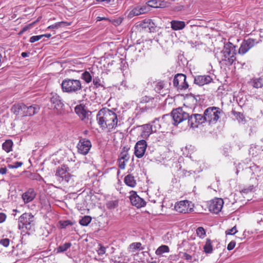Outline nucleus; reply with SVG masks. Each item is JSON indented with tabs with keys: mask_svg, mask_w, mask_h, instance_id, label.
I'll use <instances>...</instances> for the list:
<instances>
[{
	"mask_svg": "<svg viewBox=\"0 0 263 263\" xmlns=\"http://www.w3.org/2000/svg\"><path fill=\"white\" fill-rule=\"evenodd\" d=\"M97 120L100 126L109 130L115 129L118 125L117 115L110 109H102L98 112Z\"/></svg>",
	"mask_w": 263,
	"mask_h": 263,
	"instance_id": "1",
	"label": "nucleus"
},
{
	"mask_svg": "<svg viewBox=\"0 0 263 263\" xmlns=\"http://www.w3.org/2000/svg\"><path fill=\"white\" fill-rule=\"evenodd\" d=\"M62 91L68 93H80L83 86L80 80L67 78L64 79L61 84Z\"/></svg>",
	"mask_w": 263,
	"mask_h": 263,
	"instance_id": "2",
	"label": "nucleus"
},
{
	"mask_svg": "<svg viewBox=\"0 0 263 263\" xmlns=\"http://www.w3.org/2000/svg\"><path fill=\"white\" fill-rule=\"evenodd\" d=\"M223 54L222 60L228 62V64L231 65L236 61V46L229 42L227 43L221 51Z\"/></svg>",
	"mask_w": 263,
	"mask_h": 263,
	"instance_id": "3",
	"label": "nucleus"
},
{
	"mask_svg": "<svg viewBox=\"0 0 263 263\" xmlns=\"http://www.w3.org/2000/svg\"><path fill=\"white\" fill-rule=\"evenodd\" d=\"M204 114L207 122L210 124H215L223 115V112L219 107L212 106L207 108Z\"/></svg>",
	"mask_w": 263,
	"mask_h": 263,
	"instance_id": "4",
	"label": "nucleus"
},
{
	"mask_svg": "<svg viewBox=\"0 0 263 263\" xmlns=\"http://www.w3.org/2000/svg\"><path fill=\"white\" fill-rule=\"evenodd\" d=\"M70 169L67 165L65 164L59 166L55 172V176L58 178L59 181L66 183L73 182V176L69 173Z\"/></svg>",
	"mask_w": 263,
	"mask_h": 263,
	"instance_id": "5",
	"label": "nucleus"
},
{
	"mask_svg": "<svg viewBox=\"0 0 263 263\" xmlns=\"http://www.w3.org/2000/svg\"><path fill=\"white\" fill-rule=\"evenodd\" d=\"M171 117L173 121V124L174 125H177L189 118V114L185 111L182 107H178L172 111Z\"/></svg>",
	"mask_w": 263,
	"mask_h": 263,
	"instance_id": "6",
	"label": "nucleus"
},
{
	"mask_svg": "<svg viewBox=\"0 0 263 263\" xmlns=\"http://www.w3.org/2000/svg\"><path fill=\"white\" fill-rule=\"evenodd\" d=\"M34 216L30 213H25L18 219V228L30 230L33 224Z\"/></svg>",
	"mask_w": 263,
	"mask_h": 263,
	"instance_id": "7",
	"label": "nucleus"
},
{
	"mask_svg": "<svg viewBox=\"0 0 263 263\" xmlns=\"http://www.w3.org/2000/svg\"><path fill=\"white\" fill-rule=\"evenodd\" d=\"M186 76L182 73H177L173 80V85L178 89L183 90L189 87V84L186 81Z\"/></svg>",
	"mask_w": 263,
	"mask_h": 263,
	"instance_id": "8",
	"label": "nucleus"
},
{
	"mask_svg": "<svg viewBox=\"0 0 263 263\" xmlns=\"http://www.w3.org/2000/svg\"><path fill=\"white\" fill-rule=\"evenodd\" d=\"M258 43V42L256 39L249 38L247 40H244L239 48L238 53L241 55L245 54L250 49L254 47Z\"/></svg>",
	"mask_w": 263,
	"mask_h": 263,
	"instance_id": "9",
	"label": "nucleus"
},
{
	"mask_svg": "<svg viewBox=\"0 0 263 263\" xmlns=\"http://www.w3.org/2000/svg\"><path fill=\"white\" fill-rule=\"evenodd\" d=\"M129 199L132 204L137 208L144 207L146 205V201L142 198L139 197L137 192L134 191L130 192Z\"/></svg>",
	"mask_w": 263,
	"mask_h": 263,
	"instance_id": "10",
	"label": "nucleus"
},
{
	"mask_svg": "<svg viewBox=\"0 0 263 263\" xmlns=\"http://www.w3.org/2000/svg\"><path fill=\"white\" fill-rule=\"evenodd\" d=\"M147 147V143L145 140L138 141L135 146L134 154L138 158H142L145 153Z\"/></svg>",
	"mask_w": 263,
	"mask_h": 263,
	"instance_id": "11",
	"label": "nucleus"
},
{
	"mask_svg": "<svg viewBox=\"0 0 263 263\" xmlns=\"http://www.w3.org/2000/svg\"><path fill=\"white\" fill-rule=\"evenodd\" d=\"M91 147V144L90 141L86 139H81L77 145L78 152L83 155L88 154Z\"/></svg>",
	"mask_w": 263,
	"mask_h": 263,
	"instance_id": "12",
	"label": "nucleus"
},
{
	"mask_svg": "<svg viewBox=\"0 0 263 263\" xmlns=\"http://www.w3.org/2000/svg\"><path fill=\"white\" fill-rule=\"evenodd\" d=\"M223 205V201L221 198H215L211 201L209 206V210L214 213L217 214L221 211Z\"/></svg>",
	"mask_w": 263,
	"mask_h": 263,
	"instance_id": "13",
	"label": "nucleus"
},
{
	"mask_svg": "<svg viewBox=\"0 0 263 263\" xmlns=\"http://www.w3.org/2000/svg\"><path fill=\"white\" fill-rule=\"evenodd\" d=\"M50 95V99L52 106L57 110L61 109L64 106L61 97L55 93H51Z\"/></svg>",
	"mask_w": 263,
	"mask_h": 263,
	"instance_id": "14",
	"label": "nucleus"
},
{
	"mask_svg": "<svg viewBox=\"0 0 263 263\" xmlns=\"http://www.w3.org/2000/svg\"><path fill=\"white\" fill-rule=\"evenodd\" d=\"M176 211L182 213H186L190 212L192 208L190 207V202L187 200L180 201L175 205Z\"/></svg>",
	"mask_w": 263,
	"mask_h": 263,
	"instance_id": "15",
	"label": "nucleus"
},
{
	"mask_svg": "<svg viewBox=\"0 0 263 263\" xmlns=\"http://www.w3.org/2000/svg\"><path fill=\"white\" fill-rule=\"evenodd\" d=\"M166 118H170V116L168 115H165L163 116L162 118H155V120L151 123V126L153 127L154 133L164 132L162 130V125L161 124V122Z\"/></svg>",
	"mask_w": 263,
	"mask_h": 263,
	"instance_id": "16",
	"label": "nucleus"
},
{
	"mask_svg": "<svg viewBox=\"0 0 263 263\" xmlns=\"http://www.w3.org/2000/svg\"><path fill=\"white\" fill-rule=\"evenodd\" d=\"M212 81L209 75L197 76L194 78V83L199 86H203L210 83Z\"/></svg>",
	"mask_w": 263,
	"mask_h": 263,
	"instance_id": "17",
	"label": "nucleus"
},
{
	"mask_svg": "<svg viewBox=\"0 0 263 263\" xmlns=\"http://www.w3.org/2000/svg\"><path fill=\"white\" fill-rule=\"evenodd\" d=\"M36 194L32 188L29 189L22 194V198L25 203L32 201L35 197Z\"/></svg>",
	"mask_w": 263,
	"mask_h": 263,
	"instance_id": "18",
	"label": "nucleus"
},
{
	"mask_svg": "<svg viewBox=\"0 0 263 263\" xmlns=\"http://www.w3.org/2000/svg\"><path fill=\"white\" fill-rule=\"evenodd\" d=\"M76 114L81 118L82 120L88 118L91 114V112L86 110L81 105H78L74 108Z\"/></svg>",
	"mask_w": 263,
	"mask_h": 263,
	"instance_id": "19",
	"label": "nucleus"
},
{
	"mask_svg": "<svg viewBox=\"0 0 263 263\" xmlns=\"http://www.w3.org/2000/svg\"><path fill=\"white\" fill-rule=\"evenodd\" d=\"M146 12V7H136L133 9L128 14V17L132 18V17L139 15L141 14H144Z\"/></svg>",
	"mask_w": 263,
	"mask_h": 263,
	"instance_id": "20",
	"label": "nucleus"
},
{
	"mask_svg": "<svg viewBox=\"0 0 263 263\" xmlns=\"http://www.w3.org/2000/svg\"><path fill=\"white\" fill-rule=\"evenodd\" d=\"M25 108V104L24 103H17L13 105L11 110L13 114L16 115L22 114L24 116Z\"/></svg>",
	"mask_w": 263,
	"mask_h": 263,
	"instance_id": "21",
	"label": "nucleus"
},
{
	"mask_svg": "<svg viewBox=\"0 0 263 263\" xmlns=\"http://www.w3.org/2000/svg\"><path fill=\"white\" fill-rule=\"evenodd\" d=\"M40 110V107L37 105H32L29 106L26 105L25 111L24 114V116H32L37 114Z\"/></svg>",
	"mask_w": 263,
	"mask_h": 263,
	"instance_id": "22",
	"label": "nucleus"
},
{
	"mask_svg": "<svg viewBox=\"0 0 263 263\" xmlns=\"http://www.w3.org/2000/svg\"><path fill=\"white\" fill-rule=\"evenodd\" d=\"M142 26L144 28H148L150 32H154L155 30L156 26L152 20H144L142 23Z\"/></svg>",
	"mask_w": 263,
	"mask_h": 263,
	"instance_id": "23",
	"label": "nucleus"
},
{
	"mask_svg": "<svg viewBox=\"0 0 263 263\" xmlns=\"http://www.w3.org/2000/svg\"><path fill=\"white\" fill-rule=\"evenodd\" d=\"M142 132L141 136L143 137H148L152 133H154L153 127L151 124H146L142 125Z\"/></svg>",
	"mask_w": 263,
	"mask_h": 263,
	"instance_id": "24",
	"label": "nucleus"
},
{
	"mask_svg": "<svg viewBox=\"0 0 263 263\" xmlns=\"http://www.w3.org/2000/svg\"><path fill=\"white\" fill-rule=\"evenodd\" d=\"M171 24V27L174 30H181L184 28L185 26L184 22L176 20L172 21Z\"/></svg>",
	"mask_w": 263,
	"mask_h": 263,
	"instance_id": "25",
	"label": "nucleus"
},
{
	"mask_svg": "<svg viewBox=\"0 0 263 263\" xmlns=\"http://www.w3.org/2000/svg\"><path fill=\"white\" fill-rule=\"evenodd\" d=\"M249 83L254 88H261L263 86V79L261 78H253L250 80Z\"/></svg>",
	"mask_w": 263,
	"mask_h": 263,
	"instance_id": "26",
	"label": "nucleus"
},
{
	"mask_svg": "<svg viewBox=\"0 0 263 263\" xmlns=\"http://www.w3.org/2000/svg\"><path fill=\"white\" fill-rule=\"evenodd\" d=\"M124 181L128 186L134 187L136 185V180L132 174H128L124 178Z\"/></svg>",
	"mask_w": 263,
	"mask_h": 263,
	"instance_id": "27",
	"label": "nucleus"
},
{
	"mask_svg": "<svg viewBox=\"0 0 263 263\" xmlns=\"http://www.w3.org/2000/svg\"><path fill=\"white\" fill-rule=\"evenodd\" d=\"M13 143L12 140L8 139L6 140L2 144V148L7 153H9L12 151V146Z\"/></svg>",
	"mask_w": 263,
	"mask_h": 263,
	"instance_id": "28",
	"label": "nucleus"
},
{
	"mask_svg": "<svg viewBox=\"0 0 263 263\" xmlns=\"http://www.w3.org/2000/svg\"><path fill=\"white\" fill-rule=\"evenodd\" d=\"M195 119H196V127H197L199 125L205 122H206L204 114H194Z\"/></svg>",
	"mask_w": 263,
	"mask_h": 263,
	"instance_id": "29",
	"label": "nucleus"
},
{
	"mask_svg": "<svg viewBox=\"0 0 263 263\" xmlns=\"http://www.w3.org/2000/svg\"><path fill=\"white\" fill-rule=\"evenodd\" d=\"M71 23L66 22H60L48 27L47 29H57L60 27H64L70 25Z\"/></svg>",
	"mask_w": 263,
	"mask_h": 263,
	"instance_id": "30",
	"label": "nucleus"
},
{
	"mask_svg": "<svg viewBox=\"0 0 263 263\" xmlns=\"http://www.w3.org/2000/svg\"><path fill=\"white\" fill-rule=\"evenodd\" d=\"M203 250L205 253L210 254L213 252V246L212 245L211 240L210 239H207L205 244L203 247Z\"/></svg>",
	"mask_w": 263,
	"mask_h": 263,
	"instance_id": "31",
	"label": "nucleus"
},
{
	"mask_svg": "<svg viewBox=\"0 0 263 263\" xmlns=\"http://www.w3.org/2000/svg\"><path fill=\"white\" fill-rule=\"evenodd\" d=\"M71 242H66L63 245H61L57 247V251L58 253H63L66 251L71 246Z\"/></svg>",
	"mask_w": 263,
	"mask_h": 263,
	"instance_id": "32",
	"label": "nucleus"
},
{
	"mask_svg": "<svg viewBox=\"0 0 263 263\" xmlns=\"http://www.w3.org/2000/svg\"><path fill=\"white\" fill-rule=\"evenodd\" d=\"M169 251L170 249L167 246L162 245L156 250V254L157 255H162L163 253H167Z\"/></svg>",
	"mask_w": 263,
	"mask_h": 263,
	"instance_id": "33",
	"label": "nucleus"
},
{
	"mask_svg": "<svg viewBox=\"0 0 263 263\" xmlns=\"http://www.w3.org/2000/svg\"><path fill=\"white\" fill-rule=\"evenodd\" d=\"M232 113L239 122H242L245 121V118L242 113L235 110H232Z\"/></svg>",
	"mask_w": 263,
	"mask_h": 263,
	"instance_id": "34",
	"label": "nucleus"
},
{
	"mask_svg": "<svg viewBox=\"0 0 263 263\" xmlns=\"http://www.w3.org/2000/svg\"><path fill=\"white\" fill-rule=\"evenodd\" d=\"M81 78L86 83H90L92 80V76L91 73L87 71H85L82 73Z\"/></svg>",
	"mask_w": 263,
	"mask_h": 263,
	"instance_id": "35",
	"label": "nucleus"
},
{
	"mask_svg": "<svg viewBox=\"0 0 263 263\" xmlns=\"http://www.w3.org/2000/svg\"><path fill=\"white\" fill-rule=\"evenodd\" d=\"M91 221V217L89 216H84L79 221V223L83 226H88Z\"/></svg>",
	"mask_w": 263,
	"mask_h": 263,
	"instance_id": "36",
	"label": "nucleus"
},
{
	"mask_svg": "<svg viewBox=\"0 0 263 263\" xmlns=\"http://www.w3.org/2000/svg\"><path fill=\"white\" fill-rule=\"evenodd\" d=\"M188 126L191 127H196V119L194 114L190 116L189 115V118H187Z\"/></svg>",
	"mask_w": 263,
	"mask_h": 263,
	"instance_id": "37",
	"label": "nucleus"
},
{
	"mask_svg": "<svg viewBox=\"0 0 263 263\" xmlns=\"http://www.w3.org/2000/svg\"><path fill=\"white\" fill-rule=\"evenodd\" d=\"M148 6L154 7V8H162L163 7V5H162L161 3L158 2L157 0H151L147 2Z\"/></svg>",
	"mask_w": 263,
	"mask_h": 263,
	"instance_id": "38",
	"label": "nucleus"
},
{
	"mask_svg": "<svg viewBox=\"0 0 263 263\" xmlns=\"http://www.w3.org/2000/svg\"><path fill=\"white\" fill-rule=\"evenodd\" d=\"M103 81L98 78L95 77L93 79V84L95 86V88L102 87L103 89H105V86L103 84Z\"/></svg>",
	"mask_w": 263,
	"mask_h": 263,
	"instance_id": "39",
	"label": "nucleus"
},
{
	"mask_svg": "<svg viewBox=\"0 0 263 263\" xmlns=\"http://www.w3.org/2000/svg\"><path fill=\"white\" fill-rule=\"evenodd\" d=\"M124 17L121 16L117 18L110 20V22L115 26H118L120 25L123 22Z\"/></svg>",
	"mask_w": 263,
	"mask_h": 263,
	"instance_id": "40",
	"label": "nucleus"
},
{
	"mask_svg": "<svg viewBox=\"0 0 263 263\" xmlns=\"http://www.w3.org/2000/svg\"><path fill=\"white\" fill-rule=\"evenodd\" d=\"M118 205V201L117 200L109 201L106 203V206L108 209H113Z\"/></svg>",
	"mask_w": 263,
	"mask_h": 263,
	"instance_id": "41",
	"label": "nucleus"
},
{
	"mask_svg": "<svg viewBox=\"0 0 263 263\" xmlns=\"http://www.w3.org/2000/svg\"><path fill=\"white\" fill-rule=\"evenodd\" d=\"M164 88V83L163 82H157L155 86V90L157 92L161 93L163 88Z\"/></svg>",
	"mask_w": 263,
	"mask_h": 263,
	"instance_id": "42",
	"label": "nucleus"
},
{
	"mask_svg": "<svg viewBox=\"0 0 263 263\" xmlns=\"http://www.w3.org/2000/svg\"><path fill=\"white\" fill-rule=\"evenodd\" d=\"M123 149L124 150L121 152L120 155L121 159L125 161H127L129 159V156L127 150H125V147H124Z\"/></svg>",
	"mask_w": 263,
	"mask_h": 263,
	"instance_id": "43",
	"label": "nucleus"
},
{
	"mask_svg": "<svg viewBox=\"0 0 263 263\" xmlns=\"http://www.w3.org/2000/svg\"><path fill=\"white\" fill-rule=\"evenodd\" d=\"M197 236L200 238H203L205 235V231L203 228L199 227L196 230Z\"/></svg>",
	"mask_w": 263,
	"mask_h": 263,
	"instance_id": "44",
	"label": "nucleus"
},
{
	"mask_svg": "<svg viewBox=\"0 0 263 263\" xmlns=\"http://www.w3.org/2000/svg\"><path fill=\"white\" fill-rule=\"evenodd\" d=\"M254 189V185H250L249 186L244 188L240 191L242 194H248L253 191Z\"/></svg>",
	"mask_w": 263,
	"mask_h": 263,
	"instance_id": "45",
	"label": "nucleus"
},
{
	"mask_svg": "<svg viewBox=\"0 0 263 263\" xmlns=\"http://www.w3.org/2000/svg\"><path fill=\"white\" fill-rule=\"evenodd\" d=\"M141 246V243L140 242H133L130 245V248L133 250V251H135V250L140 249V250H143V248H140Z\"/></svg>",
	"mask_w": 263,
	"mask_h": 263,
	"instance_id": "46",
	"label": "nucleus"
},
{
	"mask_svg": "<svg viewBox=\"0 0 263 263\" xmlns=\"http://www.w3.org/2000/svg\"><path fill=\"white\" fill-rule=\"evenodd\" d=\"M154 100V98L145 96L142 97V98L141 99L140 102L141 103H146L150 102H153Z\"/></svg>",
	"mask_w": 263,
	"mask_h": 263,
	"instance_id": "47",
	"label": "nucleus"
},
{
	"mask_svg": "<svg viewBox=\"0 0 263 263\" xmlns=\"http://www.w3.org/2000/svg\"><path fill=\"white\" fill-rule=\"evenodd\" d=\"M61 228L64 229L66 228L68 226H72L73 224L72 222L70 220H64V221H60V222Z\"/></svg>",
	"mask_w": 263,
	"mask_h": 263,
	"instance_id": "48",
	"label": "nucleus"
},
{
	"mask_svg": "<svg viewBox=\"0 0 263 263\" xmlns=\"http://www.w3.org/2000/svg\"><path fill=\"white\" fill-rule=\"evenodd\" d=\"M23 165V162L16 161L13 164H8V167L9 168H17Z\"/></svg>",
	"mask_w": 263,
	"mask_h": 263,
	"instance_id": "49",
	"label": "nucleus"
},
{
	"mask_svg": "<svg viewBox=\"0 0 263 263\" xmlns=\"http://www.w3.org/2000/svg\"><path fill=\"white\" fill-rule=\"evenodd\" d=\"M43 37V35H34L31 36L29 39V42L31 43H34Z\"/></svg>",
	"mask_w": 263,
	"mask_h": 263,
	"instance_id": "50",
	"label": "nucleus"
},
{
	"mask_svg": "<svg viewBox=\"0 0 263 263\" xmlns=\"http://www.w3.org/2000/svg\"><path fill=\"white\" fill-rule=\"evenodd\" d=\"M10 240L8 238H4L0 240V244L5 247L9 245Z\"/></svg>",
	"mask_w": 263,
	"mask_h": 263,
	"instance_id": "51",
	"label": "nucleus"
},
{
	"mask_svg": "<svg viewBox=\"0 0 263 263\" xmlns=\"http://www.w3.org/2000/svg\"><path fill=\"white\" fill-rule=\"evenodd\" d=\"M237 232L236 227H234L231 229L228 230L226 231V235H234Z\"/></svg>",
	"mask_w": 263,
	"mask_h": 263,
	"instance_id": "52",
	"label": "nucleus"
},
{
	"mask_svg": "<svg viewBox=\"0 0 263 263\" xmlns=\"http://www.w3.org/2000/svg\"><path fill=\"white\" fill-rule=\"evenodd\" d=\"M236 242L235 241H231L228 245L227 246V249L229 251H231L233 250L234 247H235Z\"/></svg>",
	"mask_w": 263,
	"mask_h": 263,
	"instance_id": "53",
	"label": "nucleus"
},
{
	"mask_svg": "<svg viewBox=\"0 0 263 263\" xmlns=\"http://www.w3.org/2000/svg\"><path fill=\"white\" fill-rule=\"evenodd\" d=\"M97 252L99 255H102L105 253V248L103 246H100V248L97 250Z\"/></svg>",
	"mask_w": 263,
	"mask_h": 263,
	"instance_id": "54",
	"label": "nucleus"
},
{
	"mask_svg": "<svg viewBox=\"0 0 263 263\" xmlns=\"http://www.w3.org/2000/svg\"><path fill=\"white\" fill-rule=\"evenodd\" d=\"M182 255L181 256V257L187 260H191L192 259V257L190 254H188L186 253H182Z\"/></svg>",
	"mask_w": 263,
	"mask_h": 263,
	"instance_id": "55",
	"label": "nucleus"
},
{
	"mask_svg": "<svg viewBox=\"0 0 263 263\" xmlns=\"http://www.w3.org/2000/svg\"><path fill=\"white\" fill-rule=\"evenodd\" d=\"M33 24H34V22L33 23H32V24H29V25H27V26H25V27H24L22 29V30L21 31L20 33H21H21H23V32H24L26 31L27 30H28L29 29H30V28L32 27V25H33Z\"/></svg>",
	"mask_w": 263,
	"mask_h": 263,
	"instance_id": "56",
	"label": "nucleus"
},
{
	"mask_svg": "<svg viewBox=\"0 0 263 263\" xmlns=\"http://www.w3.org/2000/svg\"><path fill=\"white\" fill-rule=\"evenodd\" d=\"M6 218V215L3 213H0V223L3 222Z\"/></svg>",
	"mask_w": 263,
	"mask_h": 263,
	"instance_id": "57",
	"label": "nucleus"
},
{
	"mask_svg": "<svg viewBox=\"0 0 263 263\" xmlns=\"http://www.w3.org/2000/svg\"><path fill=\"white\" fill-rule=\"evenodd\" d=\"M7 171L6 167H2L0 168L1 174L4 175L6 174Z\"/></svg>",
	"mask_w": 263,
	"mask_h": 263,
	"instance_id": "58",
	"label": "nucleus"
},
{
	"mask_svg": "<svg viewBox=\"0 0 263 263\" xmlns=\"http://www.w3.org/2000/svg\"><path fill=\"white\" fill-rule=\"evenodd\" d=\"M29 53L26 52H23L21 53V55L23 58H26L29 56Z\"/></svg>",
	"mask_w": 263,
	"mask_h": 263,
	"instance_id": "59",
	"label": "nucleus"
},
{
	"mask_svg": "<svg viewBox=\"0 0 263 263\" xmlns=\"http://www.w3.org/2000/svg\"><path fill=\"white\" fill-rule=\"evenodd\" d=\"M184 8L183 6L180 5L176 7L175 10L177 11H181Z\"/></svg>",
	"mask_w": 263,
	"mask_h": 263,
	"instance_id": "60",
	"label": "nucleus"
},
{
	"mask_svg": "<svg viewBox=\"0 0 263 263\" xmlns=\"http://www.w3.org/2000/svg\"><path fill=\"white\" fill-rule=\"evenodd\" d=\"M125 161L124 160V161L121 164H120L119 167L120 168L124 169L125 168Z\"/></svg>",
	"mask_w": 263,
	"mask_h": 263,
	"instance_id": "61",
	"label": "nucleus"
},
{
	"mask_svg": "<svg viewBox=\"0 0 263 263\" xmlns=\"http://www.w3.org/2000/svg\"><path fill=\"white\" fill-rule=\"evenodd\" d=\"M111 0H96V2L98 3L100 2H106L107 3H108L110 2Z\"/></svg>",
	"mask_w": 263,
	"mask_h": 263,
	"instance_id": "62",
	"label": "nucleus"
},
{
	"mask_svg": "<svg viewBox=\"0 0 263 263\" xmlns=\"http://www.w3.org/2000/svg\"><path fill=\"white\" fill-rule=\"evenodd\" d=\"M41 35H43V37H47V38H49L51 36V34H50V33L42 34Z\"/></svg>",
	"mask_w": 263,
	"mask_h": 263,
	"instance_id": "63",
	"label": "nucleus"
},
{
	"mask_svg": "<svg viewBox=\"0 0 263 263\" xmlns=\"http://www.w3.org/2000/svg\"><path fill=\"white\" fill-rule=\"evenodd\" d=\"M99 19H98V21H101V20H106L107 18L106 17H99Z\"/></svg>",
	"mask_w": 263,
	"mask_h": 263,
	"instance_id": "64",
	"label": "nucleus"
}]
</instances>
